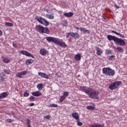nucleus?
Listing matches in <instances>:
<instances>
[{
    "mask_svg": "<svg viewBox=\"0 0 127 127\" xmlns=\"http://www.w3.org/2000/svg\"><path fill=\"white\" fill-rule=\"evenodd\" d=\"M79 89L81 92H84L86 95H88L90 99H96V100L99 99L98 91L85 86H80Z\"/></svg>",
    "mask_w": 127,
    "mask_h": 127,
    "instance_id": "nucleus-1",
    "label": "nucleus"
},
{
    "mask_svg": "<svg viewBox=\"0 0 127 127\" xmlns=\"http://www.w3.org/2000/svg\"><path fill=\"white\" fill-rule=\"evenodd\" d=\"M107 39L109 41L113 40L114 43H115V44H118L119 46H125V45H126V41H125V40L121 38H119L115 36L108 35H107Z\"/></svg>",
    "mask_w": 127,
    "mask_h": 127,
    "instance_id": "nucleus-2",
    "label": "nucleus"
},
{
    "mask_svg": "<svg viewBox=\"0 0 127 127\" xmlns=\"http://www.w3.org/2000/svg\"><path fill=\"white\" fill-rule=\"evenodd\" d=\"M46 39L48 42H54L55 44L61 46V47H64V48L67 47V45H66L65 42L60 41V39L53 37H46Z\"/></svg>",
    "mask_w": 127,
    "mask_h": 127,
    "instance_id": "nucleus-3",
    "label": "nucleus"
},
{
    "mask_svg": "<svg viewBox=\"0 0 127 127\" xmlns=\"http://www.w3.org/2000/svg\"><path fill=\"white\" fill-rule=\"evenodd\" d=\"M36 30L39 33H45V34H50V30L48 27H43L40 25L36 26Z\"/></svg>",
    "mask_w": 127,
    "mask_h": 127,
    "instance_id": "nucleus-4",
    "label": "nucleus"
},
{
    "mask_svg": "<svg viewBox=\"0 0 127 127\" xmlns=\"http://www.w3.org/2000/svg\"><path fill=\"white\" fill-rule=\"evenodd\" d=\"M102 72L103 74H105V75L110 76L111 77L115 76L116 74L115 70L112 69L111 67H104L102 69Z\"/></svg>",
    "mask_w": 127,
    "mask_h": 127,
    "instance_id": "nucleus-5",
    "label": "nucleus"
},
{
    "mask_svg": "<svg viewBox=\"0 0 127 127\" xmlns=\"http://www.w3.org/2000/svg\"><path fill=\"white\" fill-rule=\"evenodd\" d=\"M123 82L121 81H115L113 83H112L109 86V89L111 90V91H113V90H116L118 89L119 86L122 85Z\"/></svg>",
    "mask_w": 127,
    "mask_h": 127,
    "instance_id": "nucleus-6",
    "label": "nucleus"
},
{
    "mask_svg": "<svg viewBox=\"0 0 127 127\" xmlns=\"http://www.w3.org/2000/svg\"><path fill=\"white\" fill-rule=\"evenodd\" d=\"M35 20H37L41 24H43L45 26H48L49 24V22L47 20L42 18V17L36 16Z\"/></svg>",
    "mask_w": 127,
    "mask_h": 127,
    "instance_id": "nucleus-7",
    "label": "nucleus"
},
{
    "mask_svg": "<svg viewBox=\"0 0 127 127\" xmlns=\"http://www.w3.org/2000/svg\"><path fill=\"white\" fill-rule=\"evenodd\" d=\"M69 36H71L73 38H74V39H77V38H79L80 37V36L79 35V34L78 33H72V32H69L66 33V38H69Z\"/></svg>",
    "mask_w": 127,
    "mask_h": 127,
    "instance_id": "nucleus-8",
    "label": "nucleus"
},
{
    "mask_svg": "<svg viewBox=\"0 0 127 127\" xmlns=\"http://www.w3.org/2000/svg\"><path fill=\"white\" fill-rule=\"evenodd\" d=\"M45 10L46 12L49 13L46 14L47 18H49V19H54V13L48 9H46Z\"/></svg>",
    "mask_w": 127,
    "mask_h": 127,
    "instance_id": "nucleus-9",
    "label": "nucleus"
},
{
    "mask_svg": "<svg viewBox=\"0 0 127 127\" xmlns=\"http://www.w3.org/2000/svg\"><path fill=\"white\" fill-rule=\"evenodd\" d=\"M20 53L21 54H22V55H25V56H27V57H31V58H33V59H34L35 58L34 56L26 51L21 50L20 51Z\"/></svg>",
    "mask_w": 127,
    "mask_h": 127,
    "instance_id": "nucleus-10",
    "label": "nucleus"
},
{
    "mask_svg": "<svg viewBox=\"0 0 127 127\" xmlns=\"http://www.w3.org/2000/svg\"><path fill=\"white\" fill-rule=\"evenodd\" d=\"M27 74V71L25 70L23 71H20L19 72H17L16 74V77H18V78H22V75H26Z\"/></svg>",
    "mask_w": 127,
    "mask_h": 127,
    "instance_id": "nucleus-11",
    "label": "nucleus"
},
{
    "mask_svg": "<svg viewBox=\"0 0 127 127\" xmlns=\"http://www.w3.org/2000/svg\"><path fill=\"white\" fill-rule=\"evenodd\" d=\"M47 53H48V52L44 48H41L40 49V54H41V55H42V56H45V55H46Z\"/></svg>",
    "mask_w": 127,
    "mask_h": 127,
    "instance_id": "nucleus-12",
    "label": "nucleus"
},
{
    "mask_svg": "<svg viewBox=\"0 0 127 127\" xmlns=\"http://www.w3.org/2000/svg\"><path fill=\"white\" fill-rule=\"evenodd\" d=\"M39 76L44 78L45 79H49V76L46 73L44 72H38Z\"/></svg>",
    "mask_w": 127,
    "mask_h": 127,
    "instance_id": "nucleus-13",
    "label": "nucleus"
},
{
    "mask_svg": "<svg viewBox=\"0 0 127 127\" xmlns=\"http://www.w3.org/2000/svg\"><path fill=\"white\" fill-rule=\"evenodd\" d=\"M2 61L4 63H5L6 64H7V63H9L10 62V60H9V59H8L7 57L2 56L1 57Z\"/></svg>",
    "mask_w": 127,
    "mask_h": 127,
    "instance_id": "nucleus-14",
    "label": "nucleus"
},
{
    "mask_svg": "<svg viewBox=\"0 0 127 127\" xmlns=\"http://www.w3.org/2000/svg\"><path fill=\"white\" fill-rule=\"evenodd\" d=\"M32 95L34 97H40V96H42V94L39 91H37L32 92Z\"/></svg>",
    "mask_w": 127,
    "mask_h": 127,
    "instance_id": "nucleus-15",
    "label": "nucleus"
},
{
    "mask_svg": "<svg viewBox=\"0 0 127 127\" xmlns=\"http://www.w3.org/2000/svg\"><path fill=\"white\" fill-rule=\"evenodd\" d=\"M71 117L76 120V121H79V114L77 113H73L71 114Z\"/></svg>",
    "mask_w": 127,
    "mask_h": 127,
    "instance_id": "nucleus-16",
    "label": "nucleus"
},
{
    "mask_svg": "<svg viewBox=\"0 0 127 127\" xmlns=\"http://www.w3.org/2000/svg\"><path fill=\"white\" fill-rule=\"evenodd\" d=\"M64 16L65 17H72L74 15L73 12H65L64 13Z\"/></svg>",
    "mask_w": 127,
    "mask_h": 127,
    "instance_id": "nucleus-17",
    "label": "nucleus"
},
{
    "mask_svg": "<svg viewBox=\"0 0 127 127\" xmlns=\"http://www.w3.org/2000/svg\"><path fill=\"white\" fill-rule=\"evenodd\" d=\"M7 97V93L3 92L0 94V100L5 99Z\"/></svg>",
    "mask_w": 127,
    "mask_h": 127,
    "instance_id": "nucleus-18",
    "label": "nucleus"
},
{
    "mask_svg": "<svg viewBox=\"0 0 127 127\" xmlns=\"http://www.w3.org/2000/svg\"><path fill=\"white\" fill-rule=\"evenodd\" d=\"M96 54L97 55H102V54H103V51H102V50H101V49H100V48L99 47H96Z\"/></svg>",
    "mask_w": 127,
    "mask_h": 127,
    "instance_id": "nucleus-19",
    "label": "nucleus"
},
{
    "mask_svg": "<svg viewBox=\"0 0 127 127\" xmlns=\"http://www.w3.org/2000/svg\"><path fill=\"white\" fill-rule=\"evenodd\" d=\"M112 33H114V34H116V35H118V36H120V37H121L122 38H125V35H124L122 34L119 33L114 30H112Z\"/></svg>",
    "mask_w": 127,
    "mask_h": 127,
    "instance_id": "nucleus-20",
    "label": "nucleus"
},
{
    "mask_svg": "<svg viewBox=\"0 0 127 127\" xmlns=\"http://www.w3.org/2000/svg\"><path fill=\"white\" fill-rule=\"evenodd\" d=\"M80 31H83V33H87V34H90V31L87 29L84 28H80Z\"/></svg>",
    "mask_w": 127,
    "mask_h": 127,
    "instance_id": "nucleus-21",
    "label": "nucleus"
},
{
    "mask_svg": "<svg viewBox=\"0 0 127 127\" xmlns=\"http://www.w3.org/2000/svg\"><path fill=\"white\" fill-rule=\"evenodd\" d=\"M74 59L76 61H80L81 60V54H78L74 57Z\"/></svg>",
    "mask_w": 127,
    "mask_h": 127,
    "instance_id": "nucleus-22",
    "label": "nucleus"
},
{
    "mask_svg": "<svg viewBox=\"0 0 127 127\" xmlns=\"http://www.w3.org/2000/svg\"><path fill=\"white\" fill-rule=\"evenodd\" d=\"M105 125L101 124H93L89 126V127H104Z\"/></svg>",
    "mask_w": 127,
    "mask_h": 127,
    "instance_id": "nucleus-23",
    "label": "nucleus"
},
{
    "mask_svg": "<svg viewBox=\"0 0 127 127\" xmlns=\"http://www.w3.org/2000/svg\"><path fill=\"white\" fill-rule=\"evenodd\" d=\"M34 61L32 59H28L26 61V65H31L33 63Z\"/></svg>",
    "mask_w": 127,
    "mask_h": 127,
    "instance_id": "nucleus-24",
    "label": "nucleus"
},
{
    "mask_svg": "<svg viewBox=\"0 0 127 127\" xmlns=\"http://www.w3.org/2000/svg\"><path fill=\"white\" fill-rule=\"evenodd\" d=\"M37 88L38 89V90H41L42 89H43V84L42 83H39L37 85Z\"/></svg>",
    "mask_w": 127,
    "mask_h": 127,
    "instance_id": "nucleus-25",
    "label": "nucleus"
},
{
    "mask_svg": "<svg viewBox=\"0 0 127 127\" xmlns=\"http://www.w3.org/2000/svg\"><path fill=\"white\" fill-rule=\"evenodd\" d=\"M86 109L89 111H92L95 110V107H93L92 106H88L86 107Z\"/></svg>",
    "mask_w": 127,
    "mask_h": 127,
    "instance_id": "nucleus-26",
    "label": "nucleus"
},
{
    "mask_svg": "<svg viewBox=\"0 0 127 127\" xmlns=\"http://www.w3.org/2000/svg\"><path fill=\"white\" fill-rule=\"evenodd\" d=\"M4 72L5 74H7V75H10V74H11V71L9 69H4Z\"/></svg>",
    "mask_w": 127,
    "mask_h": 127,
    "instance_id": "nucleus-27",
    "label": "nucleus"
},
{
    "mask_svg": "<svg viewBox=\"0 0 127 127\" xmlns=\"http://www.w3.org/2000/svg\"><path fill=\"white\" fill-rule=\"evenodd\" d=\"M49 108H58V105L52 104L48 106Z\"/></svg>",
    "mask_w": 127,
    "mask_h": 127,
    "instance_id": "nucleus-28",
    "label": "nucleus"
},
{
    "mask_svg": "<svg viewBox=\"0 0 127 127\" xmlns=\"http://www.w3.org/2000/svg\"><path fill=\"white\" fill-rule=\"evenodd\" d=\"M5 25H6V26H13V24H12V23H10V22H6L5 24Z\"/></svg>",
    "mask_w": 127,
    "mask_h": 127,
    "instance_id": "nucleus-29",
    "label": "nucleus"
},
{
    "mask_svg": "<svg viewBox=\"0 0 127 127\" xmlns=\"http://www.w3.org/2000/svg\"><path fill=\"white\" fill-rule=\"evenodd\" d=\"M26 122H27V125L28 127H31V126H30V125L31 124V121L29 119H26Z\"/></svg>",
    "mask_w": 127,
    "mask_h": 127,
    "instance_id": "nucleus-30",
    "label": "nucleus"
},
{
    "mask_svg": "<svg viewBox=\"0 0 127 127\" xmlns=\"http://www.w3.org/2000/svg\"><path fill=\"white\" fill-rule=\"evenodd\" d=\"M116 58V56L115 55H112V56H111L109 57V60L110 61H113V59H115V58Z\"/></svg>",
    "mask_w": 127,
    "mask_h": 127,
    "instance_id": "nucleus-31",
    "label": "nucleus"
},
{
    "mask_svg": "<svg viewBox=\"0 0 127 127\" xmlns=\"http://www.w3.org/2000/svg\"><path fill=\"white\" fill-rule=\"evenodd\" d=\"M117 50L119 51L120 52H124V49L121 47H117Z\"/></svg>",
    "mask_w": 127,
    "mask_h": 127,
    "instance_id": "nucleus-32",
    "label": "nucleus"
},
{
    "mask_svg": "<svg viewBox=\"0 0 127 127\" xmlns=\"http://www.w3.org/2000/svg\"><path fill=\"white\" fill-rule=\"evenodd\" d=\"M77 125L78 127H82L83 126V123L81 122H79V120H77Z\"/></svg>",
    "mask_w": 127,
    "mask_h": 127,
    "instance_id": "nucleus-33",
    "label": "nucleus"
},
{
    "mask_svg": "<svg viewBox=\"0 0 127 127\" xmlns=\"http://www.w3.org/2000/svg\"><path fill=\"white\" fill-rule=\"evenodd\" d=\"M65 97H64L63 95L61 96L60 99V101L62 103L64 100H65Z\"/></svg>",
    "mask_w": 127,
    "mask_h": 127,
    "instance_id": "nucleus-34",
    "label": "nucleus"
},
{
    "mask_svg": "<svg viewBox=\"0 0 127 127\" xmlns=\"http://www.w3.org/2000/svg\"><path fill=\"white\" fill-rule=\"evenodd\" d=\"M63 96L66 98V97H68V96H69V93H68V92H66V91L64 92Z\"/></svg>",
    "mask_w": 127,
    "mask_h": 127,
    "instance_id": "nucleus-35",
    "label": "nucleus"
},
{
    "mask_svg": "<svg viewBox=\"0 0 127 127\" xmlns=\"http://www.w3.org/2000/svg\"><path fill=\"white\" fill-rule=\"evenodd\" d=\"M35 99V97H34V96H31L29 98V100H30V102H31V101H32L33 102H34Z\"/></svg>",
    "mask_w": 127,
    "mask_h": 127,
    "instance_id": "nucleus-36",
    "label": "nucleus"
},
{
    "mask_svg": "<svg viewBox=\"0 0 127 127\" xmlns=\"http://www.w3.org/2000/svg\"><path fill=\"white\" fill-rule=\"evenodd\" d=\"M44 119H46L47 120H50V119H51V116L47 115L46 116L44 117Z\"/></svg>",
    "mask_w": 127,
    "mask_h": 127,
    "instance_id": "nucleus-37",
    "label": "nucleus"
},
{
    "mask_svg": "<svg viewBox=\"0 0 127 127\" xmlns=\"http://www.w3.org/2000/svg\"><path fill=\"white\" fill-rule=\"evenodd\" d=\"M106 53L108 55L112 54V51L107 49L106 50Z\"/></svg>",
    "mask_w": 127,
    "mask_h": 127,
    "instance_id": "nucleus-38",
    "label": "nucleus"
},
{
    "mask_svg": "<svg viewBox=\"0 0 127 127\" xmlns=\"http://www.w3.org/2000/svg\"><path fill=\"white\" fill-rule=\"evenodd\" d=\"M102 17L103 18V21L104 22H107V19L106 18V16H105V14L102 15Z\"/></svg>",
    "mask_w": 127,
    "mask_h": 127,
    "instance_id": "nucleus-39",
    "label": "nucleus"
},
{
    "mask_svg": "<svg viewBox=\"0 0 127 127\" xmlns=\"http://www.w3.org/2000/svg\"><path fill=\"white\" fill-rule=\"evenodd\" d=\"M3 81H4V78H3V77L1 76V75L0 74V82H3Z\"/></svg>",
    "mask_w": 127,
    "mask_h": 127,
    "instance_id": "nucleus-40",
    "label": "nucleus"
},
{
    "mask_svg": "<svg viewBox=\"0 0 127 127\" xmlns=\"http://www.w3.org/2000/svg\"><path fill=\"white\" fill-rule=\"evenodd\" d=\"M7 123H12L13 122H14V120H11L10 119H7Z\"/></svg>",
    "mask_w": 127,
    "mask_h": 127,
    "instance_id": "nucleus-41",
    "label": "nucleus"
},
{
    "mask_svg": "<svg viewBox=\"0 0 127 127\" xmlns=\"http://www.w3.org/2000/svg\"><path fill=\"white\" fill-rule=\"evenodd\" d=\"M23 96H24V97H28V96H29V93H28L27 92H25L23 94Z\"/></svg>",
    "mask_w": 127,
    "mask_h": 127,
    "instance_id": "nucleus-42",
    "label": "nucleus"
},
{
    "mask_svg": "<svg viewBox=\"0 0 127 127\" xmlns=\"http://www.w3.org/2000/svg\"><path fill=\"white\" fill-rule=\"evenodd\" d=\"M12 46H13V47H14V48H17V45H16L15 44H12Z\"/></svg>",
    "mask_w": 127,
    "mask_h": 127,
    "instance_id": "nucleus-43",
    "label": "nucleus"
},
{
    "mask_svg": "<svg viewBox=\"0 0 127 127\" xmlns=\"http://www.w3.org/2000/svg\"><path fill=\"white\" fill-rule=\"evenodd\" d=\"M115 7H116V8H117L118 9H119V8H120V6H118V5L117 4H115L114 5Z\"/></svg>",
    "mask_w": 127,
    "mask_h": 127,
    "instance_id": "nucleus-44",
    "label": "nucleus"
},
{
    "mask_svg": "<svg viewBox=\"0 0 127 127\" xmlns=\"http://www.w3.org/2000/svg\"><path fill=\"white\" fill-rule=\"evenodd\" d=\"M34 103H31L29 105V107H33V106H34Z\"/></svg>",
    "mask_w": 127,
    "mask_h": 127,
    "instance_id": "nucleus-45",
    "label": "nucleus"
},
{
    "mask_svg": "<svg viewBox=\"0 0 127 127\" xmlns=\"http://www.w3.org/2000/svg\"><path fill=\"white\" fill-rule=\"evenodd\" d=\"M3 34L2 33V31L0 30V36H2Z\"/></svg>",
    "mask_w": 127,
    "mask_h": 127,
    "instance_id": "nucleus-46",
    "label": "nucleus"
},
{
    "mask_svg": "<svg viewBox=\"0 0 127 127\" xmlns=\"http://www.w3.org/2000/svg\"><path fill=\"white\" fill-rule=\"evenodd\" d=\"M80 28L79 27H75V29H77V30H78V29H80Z\"/></svg>",
    "mask_w": 127,
    "mask_h": 127,
    "instance_id": "nucleus-47",
    "label": "nucleus"
},
{
    "mask_svg": "<svg viewBox=\"0 0 127 127\" xmlns=\"http://www.w3.org/2000/svg\"><path fill=\"white\" fill-rule=\"evenodd\" d=\"M56 76H58V73H55Z\"/></svg>",
    "mask_w": 127,
    "mask_h": 127,
    "instance_id": "nucleus-48",
    "label": "nucleus"
}]
</instances>
